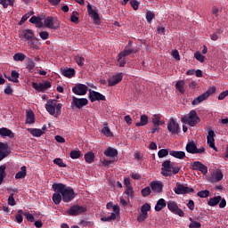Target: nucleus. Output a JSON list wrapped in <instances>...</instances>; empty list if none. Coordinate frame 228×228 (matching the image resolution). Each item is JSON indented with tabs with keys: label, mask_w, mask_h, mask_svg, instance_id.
Returning a JSON list of instances; mask_svg holds the SVG:
<instances>
[{
	"label": "nucleus",
	"mask_w": 228,
	"mask_h": 228,
	"mask_svg": "<svg viewBox=\"0 0 228 228\" xmlns=\"http://www.w3.org/2000/svg\"><path fill=\"white\" fill-rule=\"evenodd\" d=\"M75 61L79 65V67H83V65H85V57L81 54H77L75 56Z\"/></svg>",
	"instance_id": "nucleus-41"
},
{
	"label": "nucleus",
	"mask_w": 228,
	"mask_h": 228,
	"mask_svg": "<svg viewBox=\"0 0 228 228\" xmlns=\"http://www.w3.org/2000/svg\"><path fill=\"white\" fill-rule=\"evenodd\" d=\"M149 124V117L147 115H142L140 118V122L136 123V127H141L143 126H147Z\"/></svg>",
	"instance_id": "nucleus-30"
},
{
	"label": "nucleus",
	"mask_w": 228,
	"mask_h": 228,
	"mask_svg": "<svg viewBox=\"0 0 228 228\" xmlns=\"http://www.w3.org/2000/svg\"><path fill=\"white\" fill-rule=\"evenodd\" d=\"M207 143L210 147V149H213L216 151V152L218 151V149L215 145V131L208 130V134L207 136Z\"/></svg>",
	"instance_id": "nucleus-19"
},
{
	"label": "nucleus",
	"mask_w": 228,
	"mask_h": 228,
	"mask_svg": "<svg viewBox=\"0 0 228 228\" xmlns=\"http://www.w3.org/2000/svg\"><path fill=\"white\" fill-rule=\"evenodd\" d=\"M167 208L175 216H179L180 217H183V216L185 215L182 210V208H179V207H177V204L175 203V201L167 202Z\"/></svg>",
	"instance_id": "nucleus-11"
},
{
	"label": "nucleus",
	"mask_w": 228,
	"mask_h": 228,
	"mask_svg": "<svg viewBox=\"0 0 228 228\" xmlns=\"http://www.w3.org/2000/svg\"><path fill=\"white\" fill-rule=\"evenodd\" d=\"M192 170H199L200 172L203 173L204 175L208 174V167L206 165L202 164L200 161H194L191 164Z\"/></svg>",
	"instance_id": "nucleus-18"
},
{
	"label": "nucleus",
	"mask_w": 228,
	"mask_h": 228,
	"mask_svg": "<svg viewBox=\"0 0 228 228\" xmlns=\"http://www.w3.org/2000/svg\"><path fill=\"white\" fill-rule=\"evenodd\" d=\"M72 92L76 95H86V92H88V86L83 84H78L72 88Z\"/></svg>",
	"instance_id": "nucleus-16"
},
{
	"label": "nucleus",
	"mask_w": 228,
	"mask_h": 228,
	"mask_svg": "<svg viewBox=\"0 0 228 228\" xmlns=\"http://www.w3.org/2000/svg\"><path fill=\"white\" fill-rule=\"evenodd\" d=\"M44 24L45 28L49 29H59L60 28V20L57 18L48 16L45 19Z\"/></svg>",
	"instance_id": "nucleus-9"
},
{
	"label": "nucleus",
	"mask_w": 228,
	"mask_h": 228,
	"mask_svg": "<svg viewBox=\"0 0 228 228\" xmlns=\"http://www.w3.org/2000/svg\"><path fill=\"white\" fill-rule=\"evenodd\" d=\"M102 133L104 134V136H107V137L113 136V133L108 127L107 124L104 125L103 128L102 129Z\"/></svg>",
	"instance_id": "nucleus-44"
},
{
	"label": "nucleus",
	"mask_w": 228,
	"mask_h": 228,
	"mask_svg": "<svg viewBox=\"0 0 228 228\" xmlns=\"http://www.w3.org/2000/svg\"><path fill=\"white\" fill-rule=\"evenodd\" d=\"M130 4L134 10H138L140 3L136 0H130Z\"/></svg>",
	"instance_id": "nucleus-57"
},
{
	"label": "nucleus",
	"mask_w": 228,
	"mask_h": 228,
	"mask_svg": "<svg viewBox=\"0 0 228 228\" xmlns=\"http://www.w3.org/2000/svg\"><path fill=\"white\" fill-rule=\"evenodd\" d=\"M133 51H134L133 49L126 47L123 52L119 53V54L120 56H123L124 58H126V56H129L133 54Z\"/></svg>",
	"instance_id": "nucleus-48"
},
{
	"label": "nucleus",
	"mask_w": 228,
	"mask_h": 228,
	"mask_svg": "<svg viewBox=\"0 0 228 228\" xmlns=\"http://www.w3.org/2000/svg\"><path fill=\"white\" fill-rule=\"evenodd\" d=\"M27 124H35V113L33 110H28L27 113Z\"/></svg>",
	"instance_id": "nucleus-33"
},
{
	"label": "nucleus",
	"mask_w": 228,
	"mask_h": 228,
	"mask_svg": "<svg viewBox=\"0 0 228 228\" xmlns=\"http://www.w3.org/2000/svg\"><path fill=\"white\" fill-rule=\"evenodd\" d=\"M181 168L175 167L174 163L170 160H165L162 163L161 167V174L164 175V177H172V175L175 174H179Z\"/></svg>",
	"instance_id": "nucleus-2"
},
{
	"label": "nucleus",
	"mask_w": 228,
	"mask_h": 228,
	"mask_svg": "<svg viewBox=\"0 0 228 228\" xmlns=\"http://www.w3.org/2000/svg\"><path fill=\"white\" fill-rule=\"evenodd\" d=\"M41 19L37 17V16H32L29 19V22H31V24H37Z\"/></svg>",
	"instance_id": "nucleus-63"
},
{
	"label": "nucleus",
	"mask_w": 228,
	"mask_h": 228,
	"mask_svg": "<svg viewBox=\"0 0 228 228\" xmlns=\"http://www.w3.org/2000/svg\"><path fill=\"white\" fill-rule=\"evenodd\" d=\"M0 136H2L3 138L6 136H8L9 138H13V132L6 127H2L0 128Z\"/></svg>",
	"instance_id": "nucleus-28"
},
{
	"label": "nucleus",
	"mask_w": 228,
	"mask_h": 228,
	"mask_svg": "<svg viewBox=\"0 0 228 228\" xmlns=\"http://www.w3.org/2000/svg\"><path fill=\"white\" fill-rule=\"evenodd\" d=\"M87 12L91 19H93L94 24H99V22L101 21V19L99 18V13H97V12H95V10L92 8V5L90 4H87Z\"/></svg>",
	"instance_id": "nucleus-21"
},
{
	"label": "nucleus",
	"mask_w": 228,
	"mask_h": 228,
	"mask_svg": "<svg viewBox=\"0 0 228 228\" xmlns=\"http://www.w3.org/2000/svg\"><path fill=\"white\" fill-rule=\"evenodd\" d=\"M20 37L25 38V40H31L32 38H35V32L31 29H24L20 32Z\"/></svg>",
	"instance_id": "nucleus-25"
},
{
	"label": "nucleus",
	"mask_w": 228,
	"mask_h": 228,
	"mask_svg": "<svg viewBox=\"0 0 228 228\" xmlns=\"http://www.w3.org/2000/svg\"><path fill=\"white\" fill-rule=\"evenodd\" d=\"M20 170L21 171H19L15 175V179H24V177H26V175H27L26 166L21 167Z\"/></svg>",
	"instance_id": "nucleus-35"
},
{
	"label": "nucleus",
	"mask_w": 228,
	"mask_h": 228,
	"mask_svg": "<svg viewBox=\"0 0 228 228\" xmlns=\"http://www.w3.org/2000/svg\"><path fill=\"white\" fill-rule=\"evenodd\" d=\"M28 44V45H30V47H32V49H40V43L38 42V39L35 37L32 39H29Z\"/></svg>",
	"instance_id": "nucleus-31"
},
{
	"label": "nucleus",
	"mask_w": 228,
	"mask_h": 228,
	"mask_svg": "<svg viewBox=\"0 0 228 228\" xmlns=\"http://www.w3.org/2000/svg\"><path fill=\"white\" fill-rule=\"evenodd\" d=\"M28 131L36 138H40L44 134V131L38 128H28Z\"/></svg>",
	"instance_id": "nucleus-29"
},
{
	"label": "nucleus",
	"mask_w": 228,
	"mask_h": 228,
	"mask_svg": "<svg viewBox=\"0 0 228 228\" xmlns=\"http://www.w3.org/2000/svg\"><path fill=\"white\" fill-rule=\"evenodd\" d=\"M183 124H188L191 127H195L199 122H200V118L197 115V111L191 110L188 116H183L181 118Z\"/></svg>",
	"instance_id": "nucleus-4"
},
{
	"label": "nucleus",
	"mask_w": 228,
	"mask_h": 228,
	"mask_svg": "<svg viewBox=\"0 0 228 228\" xmlns=\"http://www.w3.org/2000/svg\"><path fill=\"white\" fill-rule=\"evenodd\" d=\"M175 88L180 92V94H184V80L177 81L175 84Z\"/></svg>",
	"instance_id": "nucleus-39"
},
{
	"label": "nucleus",
	"mask_w": 228,
	"mask_h": 228,
	"mask_svg": "<svg viewBox=\"0 0 228 228\" xmlns=\"http://www.w3.org/2000/svg\"><path fill=\"white\" fill-rule=\"evenodd\" d=\"M103 154L107 156V158H117V156H118V151L111 147H109L104 151Z\"/></svg>",
	"instance_id": "nucleus-26"
},
{
	"label": "nucleus",
	"mask_w": 228,
	"mask_h": 228,
	"mask_svg": "<svg viewBox=\"0 0 228 228\" xmlns=\"http://www.w3.org/2000/svg\"><path fill=\"white\" fill-rule=\"evenodd\" d=\"M150 211L151 205L149 203L142 205L140 214H138L137 222L143 223L144 220L148 219Z\"/></svg>",
	"instance_id": "nucleus-8"
},
{
	"label": "nucleus",
	"mask_w": 228,
	"mask_h": 228,
	"mask_svg": "<svg viewBox=\"0 0 228 228\" xmlns=\"http://www.w3.org/2000/svg\"><path fill=\"white\" fill-rule=\"evenodd\" d=\"M123 77H124V76L122 73H118V74L112 76L108 80L109 86H115L118 85V83H120V81H122Z\"/></svg>",
	"instance_id": "nucleus-20"
},
{
	"label": "nucleus",
	"mask_w": 228,
	"mask_h": 228,
	"mask_svg": "<svg viewBox=\"0 0 228 228\" xmlns=\"http://www.w3.org/2000/svg\"><path fill=\"white\" fill-rule=\"evenodd\" d=\"M125 195L127 196V200L134 199V191H133V187H128L125 190Z\"/></svg>",
	"instance_id": "nucleus-40"
},
{
	"label": "nucleus",
	"mask_w": 228,
	"mask_h": 228,
	"mask_svg": "<svg viewBox=\"0 0 228 228\" xmlns=\"http://www.w3.org/2000/svg\"><path fill=\"white\" fill-rule=\"evenodd\" d=\"M117 218V216L114 213H111L109 216L102 217L101 220L102 222H111L112 220H115Z\"/></svg>",
	"instance_id": "nucleus-50"
},
{
	"label": "nucleus",
	"mask_w": 228,
	"mask_h": 228,
	"mask_svg": "<svg viewBox=\"0 0 228 228\" xmlns=\"http://www.w3.org/2000/svg\"><path fill=\"white\" fill-rule=\"evenodd\" d=\"M174 191L176 193V195H184L186 193L193 192V188L183 184H177L175 187Z\"/></svg>",
	"instance_id": "nucleus-13"
},
{
	"label": "nucleus",
	"mask_w": 228,
	"mask_h": 228,
	"mask_svg": "<svg viewBox=\"0 0 228 228\" xmlns=\"http://www.w3.org/2000/svg\"><path fill=\"white\" fill-rule=\"evenodd\" d=\"M150 186L154 193H161L163 191V183L159 181H154L150 183Z\"/></svg>",
	"instance_id": "nucleus-23"
},
{
	"label": "nucleus",
	"mask_w": 228,
	"mask_h": 228,
	"mask_svg": "<svg viewBox=\"0 0 228 228\" xmlns=\"http://www.w3.org/2000/svg\"><path fill=\"white\" fill-rule=\"evenodd\" d=\"M53 163H54V165H57L61 168H65L67 167V165L65 163H63V160L60 158L54 159Z\"/></svg>",
	"instance_id": "nucleus-47"
},
{
	"label": "nucleus",
	"mask_w": 228,
	"mask_h": 228,
	"mask_svg": "<svg viewBox=\"0 0 228 228\" xmlns=\"http://www.w3.org/2000/svg\"><path fill=\"white\" fill-rule=\"evenodd\" d=\"M11 76L13 79L12 83H19V73L17 72V70H12Z\"/></svg>",
	"instance_id": "nucleus-51"
},
{
	"label": "nucleus",
	"mask_w": 228,
	"mask_h": 228,
	"mask_svg": "<svg viewBox=\"0 0 228 228\" xmlns=\"http://www.w3.org/2000/svg\"><path fill=\"white\" fill-rule=\"evenodd\" d=\"M151 123L153 127H159V126H165V119L161 114H153L151 117Z\"/></svg>",
	"instance_id": "nucleus-14"
},
{
	"label": "nucleus",
	"mask_w": 228,
	"mask_h": 228,
	"mask_svg": "<svg viewBox=\"0 0 228 228\" xmlns=\"http://www.w3.org/2000/svg\"><path fill=\"white\" fill-rule=\"evenodd\" d=\"M190 228H201V223H199L197 221H192L190 225Z\"/></svg>",
	"instance_id": "nucleus-61"
},
{
	"label": "nucleus",
	"mask_w": 228,
	"mask_h": 228,
	"mask_svg": "<svg viewBox=\"0 0 228 228\" xmlns=\"http://www.w3.org/2000/svg\"><path fill=\"white\" fill-rule=\"evenodd\" d=\"M215 92H216V88L208 87V89L205 93H203L200 96L196 97L191 102V104L193 106H197V105L200 104V102H204V101H206L209 97V95H213V94H215Z\"/></svg>",
	"instance_id": "nucleus-5"
},
{
	"label": "nucleus",
	"mask_w": 228,
	"mask_h": 228,
	"mask_svg": "<svg viewBox=\"0 0 228 228\" xmlns=\"http://www.w3.org/2000/svg\"><path fill=\"white\" fill-rule=\"evenodd\" d=\"M118 61L119 63V67H124V65H126V57L124 56H120V53H118Z\"/></svg>",
	"instance_id": "nucleus-52"
},
{
	"label": "nucleus",
	"mask_w": 228,
	"mask_h": 228,
	"mask_svg": "<svg viewBox=\"0 0 228 228\" xmlns=\"http://www.w3.org/2000/svg\"><path fill=\"white\" fill-rule=\"evenodd\" d=\"M224 179V174L221 170H216L208 178L210 183H218Z\"/></svg>",
	"instance_id": "nucleus-22"
},
{
	"label": "nucleus",
	"mask_w": 228,
	"mask_h": 228,
	"mask_svg": "<svg viewBox=\"0 0 228 228\" xmlns=\"http://www.w3.org/2000/svg\"><path fill=\"white\" fill-rule=\"evenodd\" d=\"M26 62H27V69L28 72H35V67H36L35 61L28 58Z\"/></svg>",
	"instance_id": "nucleus-36"
},
{
	"label": "nucleus",
	"mask_w": 228,
	"mask_h": 228,
	"mask_svg": "<svg viewBox=\"0 0 228 228\" xmlns=\"http://www.w3.org/2000/svg\"><path fill=\"white\" fill-rule=\"evenodd\" d=\"M69 156L71 159H78V158H81V151H71Z\"/></svg>",
	"instance_id": "nucleus-46"
},
{
	"label": "nucleus",
	"mask_w": 228,
	"mask_h": 228,
	"mask_svg": "<svg viewBox=\"0 0 228 228\" xmlns=\"http://www.w3.org/2000/svg\"><path fill=\"white\" fill-rule=\"evenodd\" d=\"M70 20L71 22H73L74 24H79V12H73L71 13V17H70Z\"/></svg>",
	"instance_id": "nucleus-42"
},
{
	"label": "nucleus",
	"mask_w": 228,
	"mask_h": 228,
	"mask_svg": "<svg viewBox=\"0 0 228 228\" xmlns=\"http://www.w3.org/2000/svg\"><path fill=\"white\" fill-rule=\"evenodd\" d=\"M142 197H149L151 195V187H145L141 191Z\"/></svg>",
	"instance_id": "nucleus-55"
},
{
	"label": "nucleus",
	"mask_w": 228,
	"mask_h": 228,
	"mask_svg": "<svg viewBox=\"0 0 228 228\" xmlns=\"http://www.w3.org/2000/svg\"><path fill=\"white\" fill-rule=\"evenodd\" d=\"M4 177H6V166H0V185L3 184V181H4Z\"/></svg>",
	"instance_id": "nucleus-37"
},
{
	"label": "nucleus",
	"mask_w": 228,
	"mask_h": 228,
	"mask_svg": "<svg viewBox=\"0 0 228 228\" xmlns=\"http://www.w3.org/2000/svg\"><path fill=\"white\" fill-rule=\"evenodd\" d=\"M172 57L176 60V61H181V55H179V51L175 50L172 52Z\"/></svg>",
	"instance_id": "nucleus-59"
},
{
	"label": "nucleus",
	"mask_w": 228,
	"mask_h": 228,
	"mask_svg": "<svg viewBox=\"0 0 228 228\" xmlns=\"http://www.w3.org/2000/svg\"><path fill=\"white\" fill-rule=\"evenodd\" d=\"M52 188L55 193L53 195V200H72L76 199V192L72 187L63 183H53Z\"/></svg>",
	"instance_id": "nucleus-1"
},
{
	"label": "nucleus",
	"mask_w": 228,
	"mask_h": 228,
	"mask_svg": "<svg viewBox=\"0 0 228 228\" xmlns=\"http://www.w3.org/2000/svg\"><path fill=\"white\" fill-rule=\"evenodd\" d=\"M32 86L35 90L37 92H45V90H48V88H51V82L45 81L43 83H33Z\"/></svg>",
	"instance_id": "nucleus-17"
},
{
	"label": "nucleus",
	"mask_w": 228,
	"mask_h": 228,
	"mask_svg": "<svg viewBox=\"0 0 228 228\" xmlns=\"http://www.w3.org/2000/svg\"><path fill=\"white\" fill-rule=\"evenodd\" d=\"M167 154H168V151L167 149H161L158 152L159 158H167Z\"/></svg>",
	"instance_id": "nucleus-53"
},
{
	"label": "nucleus",
	"mask_w": 228,
	"mask_h": 228,
	"mask_svg": "<svg viewBox=\"0 0 228 228\" xmlns=\"http://www.w3.org/2000/svg\"><path fill=\"white\" fill-rule=\"evenodd\" d=\"M194 58L200 63H204V61H206V56L202 55L200 52H196L194 53Z\"/></svg>",
	"instance_id": "nucleus-45"
},
{
	"label": "nucleus",
	"mask_w": 228,
	"mask_h": 228,
	"mask_svg": "<svg viewBox=\"0 0 228 228\" xmlns=\"http://www.w3.org/2000/svg\"><path fill=\"white\" fill-rule=\"evenodd\" d=\"M0 4H2L4 8H8V6L12 4V0H0Z\"/></svg>",
	"instance_id": "nucleus-60"
},
{
	"label": "nucleus",
	"mask_w": 228,
	"mask_h": 228,
	"mask_svg": "<svg viewBox=\"0 0 228 228\" xmlns=\"http://www.w3.org/2000/svg\"><path fill=\"white\" fill-rule=\"evenodd\" d=\"M218 12H220L218 7H216V6L212 7V14H214L215 17H218Z\"/></svg>",
	"instance_id": "nucleus-64"
},
{
	"label": "nucleus",
	"mask_w": 228,
	"mask_h": 228,
	"mask_svg": "<svg viewBox=\"0 0 228 228\" xmlns=\"http://www.w3.org/2000/svg\"><path fill=\"white\" fill-rule=\"evenodd\" d=\"M228 95V90L222 92L219 95H218V100L219 101H224V98H226Z\"/></svg>",
	"instance_id": "nucleus-62"
},
{
	"label": "nucleus",
	"mask_w": 228,
	"mask_h": 228,
	"mask_svg": "<svg viewBox=\"0 0 228 228\" xmlns=\"http://www.w3.org/2000/svg\"><path fill=\"white\" fill-rule=\"evenodd\" d=\"M39 37H40V38H42V40H47L49 38V32H47V31H41L39 33Z\"/></svg>",
	"instance_id": "nucleus-58"
},
{
	"label": "nucleus",
	"mask_w": 228,
	"mask_h": 228,
	"mask_svg": "<svg viewBox=\"0 0 228 228\" xmlns=\"http://www.w3.org/2000/svg\"><path fill=\"white\" fill-rule=\"evenodd\" d=\"M185 151L189 154H204L206 152V148H204V146L197 148L195 142L191 141L186 144Z\"/></svg>",
	"instance_id": "nucleus-6"
},
{
	"label": "nucleus",
	"mask_w": 228,
	"mask_h": 228,
	"mask_svg": "<svg viewBox=\"0 0 228 228\" xmlns=\"http://www.w3.org/2000/svg\"><path fill=\"white\" fill-rule=\"evenodd\" d=\"M169 154L173 156V158H176V159H184V158H186V153L181 151H171Z\"/></svg>",
	"instance_id": "nucleus-27"
},
{
	"label": "nucleus",
	"mask_w": 228,
	"mask_h": 228,
	"mask_svg": "<svg viewBox=\"0 0 228 228\" xmlns=\"http://www.w3.org/2000/svg\"><path fill=\"white\" fill-rule=\"evenodd\" d=\"M155 15L152 12H146V20L147 22H152V20L154 19Z\"/></svg>",
	"instance_id": "nucleus-56"
},
{
	"label": "nucleus",
	"mask_w": 228,
	"mask_h": 228,
	"mask_svg": "<svg viewBox=\"0 0 228 228\" xmlns=\"http://www.w3.org/2000/svg\"><path fill=\"white\" fill-rule=\"evenodd\" d=\"M23 216H25L27 221H28L29 223H35V216H33L32 214L26 212L25 214H23Z\"/></svg>",
	"instance_id": "nucleus-54"
},
{
	"label": "nucleus",
	"mask_w": 228,
	"mask_h": 228,
	"mask_svg": "<svg viewBox=\"0 0 228 228\" xmlns=\"http://www.w3.org/2000/svg\"><path fill=\"white\" fill-rule=\"evenodd\" d=\"M167 207V203L164 200H159L157 201V204H155L154 209L157 212L162 211L163 208Z\"/></svg>",
	"instance_id": "nucleus-32"
},
{
	"label": "nucleus",
	"mask_w": 228,
	"mask_h": 228,
	"mask_svg": "<svg viewBox=\"0 0 228 228\" xmlns=\"http://www.w3.org/2000/svg\"><path fill=\"white\" fill-rule=\"evenodd\" d=\"M95 159V153L94 152H92V151H89L87 152L86 155H85V160L87 162V163H94Z\"/></svg>",
	"instance_id": "nucleus-34"
},
{
	"label": "nucleus",
	"mask_w": 228,
	"mask_h": 228,
	"mask_svg": "<svg viewBox=\"0 0 228 228\" xmlns=\"http://www.w3.org/2000/svg\"><path fill=\"white\" fill-rule=\"evenodd\" d=\"M89 100L91 102H95V101H106V96L101 94L99 92L89 90Z\"/></svg>",
	"instance_id": "nucleus-15"
},
{
	"label": "nucleus",
	"mask_w": 228,
	"mask_h": 228,
	"mask_svg": "<svg viewBox=\"0 0 228 228\" xmlns=\"http://www.w3.org/2000/svg\"><path fill=\"white\" fill-rule=\"evenodd\" d=\"M167 131L172 134H179L181 133V127L179 123L174 118H170L167 123Z\"/></svg>",
	"instance_id": "nucleus-10"
},
{
	"label": "nucleus",
	"mask_w": 228,
	"mask_h": 228,
	"mask_svg": "<svg viewBox=\"0 0 228 228\" xmlns=\"http://www.w3.org/2000/svg\"><path fill=\"white\" fill-rule=\"evenodd\" d=\"M198 197L200 199H208L209 197V191L205 190V191H200L197 193Z\"/></svg>",
	"instance_id": "nucleus-49"
},
{
	"label": "nucleus",
	"mask_w": 228,
	"mask_h": 228,
	"mask_svg": "<svg viewBox=\"0 0 228 228\" xmlns=\"http://www.w3.org/2000/svg\"><path fill=\"white\" fill-rule=\"evenodd\" d=\"M88 104V99L86 98H77L76 96L72 97L71 108H78L81 110L84 106Z\"/></svg>",
	"instance_id": "nucleus-12"
},
{
	"label": "nucleus",
	"mask_w": 228,
	"mask_h": 228,
	"mask_svg": "<svg viewBox=\"0 0 228 228\" xmlns=\"http://www.w3.org/2000/svg\"><path fill=\"white\" fill-rule=\"evenodd\" d=\"M14 61H24L26 60V55L22 53H18L13 55Z\"/></svg>",
	"instance_id": "nucleus-43"
},
{
	"label": "nucleus",
	"mask_w": 228,
	"mask_h": 228,
	"mask_svg": "<svg viewBox=\"0 0 228 228\" xmlns=\"http://www.w3.org/2000/svg\"><path fill=\"white\" fill-rule=\"evenodd\" d=\"M8 156V145L4 142H0V161Z\"/></svg>",
	"instance_id": "nucleus-24"
},
{
	"label": "nucleus",
	"mask_w": 228,
	"mask_h": 228,
	"mask_svg": "<svg viewBox=\"0 0 228 228\" xmlns=\"http://www.w3.org/2000/svg\"><path fill=\"white\" fill-rule=\"evenodd\" d=\"M61 103L56 102V100L50 99L46 102L45 108L49 115L58 117L61 115Z\"/></svg>",
	"instance_id": "nucleus-3"
},
{
	"label": "nucleus",
	"mask_w": 228,
	"mask_h": 228,
	"mask_svg": "<svg viewBox=\"0 0 228 228\" xmlns=\"http://www.w3.org/2000/svg\"><path fill=\"white\" fill-rule=\"evenodd\" d=\"M86 211H87L86 207H82L76 204V205H72V207H69V208L66 211V214L71 216H81Z\"/></svg>",
	"instance_id": "nucleus-7"
},
{
	"label": "nucleus",
	"mask_w": 228,
	"mask_h": 228,
	"mask_svg": "<svg viewBox=\"0 0 228 228\" xmlns=\"http://www.w3.org/2000/svg\"><path fill=\"white\" fill-rule=\"evenodd\" d=\"M61 74L62 76H65V77H72V76L76 74V70L74 69H63Z\"/></svg>",
	"instance_id": "nucleus-38"
}]
</instances>
